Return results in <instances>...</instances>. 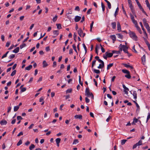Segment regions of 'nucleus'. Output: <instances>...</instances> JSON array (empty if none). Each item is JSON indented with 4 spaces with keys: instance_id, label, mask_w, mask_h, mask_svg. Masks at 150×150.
<instances>
[{
    "instance_id": "obj_1",
    "label": "nucleus",
    "mask_w": 150,
    "mask_h": 150,
    "mask_svg": "<svg viewBox=\"0 0 150 150\" xmlns=\"http://www.w3.org/2000/svg\"><path fill=\"white\" fill-rule=\"evenodd\" d=\"M129 34L130 37L133 39L135 41H137L138 40V38L137 35H136L135 33L133 32L130 31L129 33Z\"/></svg>"
},
{
    "instance_id": "obj_2",
    "label": "nucleus",
    "mask_w": 150,
    "mask_h": 150,
    "mask_svg": "<svg viewBox=\"0 0 150 150\" xmlns=\"http://www.w3.org/2000/svg\"><path fill=\"white\" fill-rule=\"evenodd\" d=\"M123 50L124 52L127 53L129 56H131V55L127 51L128 47L124 45H123Z\"/></svg>"
},
{
    "instance_id": "obj_3",
    "label": "nucleus",
    "mask_w": 150,
    "mask_h": 150,
    "mask_svg": "<svg viewBox=\"0 0 150 150\" xmlns=\"http://www.w3.org/2000/svg\"><path fill=\"white\" fill-rule=\"evenodd\" d=\"M122 87L124 88L123 92L125 94L127 95L128 94V91H129V89L124 84L122 85Z\"/></svg>"
},
{
    "instance_id": "obj_4",
    "label": "nucleus",
    "mask_w": 150,
    "mask_h": 150,
    "mask_svg": "<svg viewBox=\"0 0 150 150\" xmlns=\"http://www.w3.org/2000/svg\"><path fill=\"white\" fill-rule=\"evenodd\" d=\"M139 24H140V25H141V27L142 29V30H143V32H144V35L146 37V38H147V34L145 30V29H144V27L143 26V25H142V22H140L139 23Z\"/></svg>"
},
{
    "instance_id": "obj_5",
    "label": "nucleus",
    "mask_w": 150,
    "mask_h": 150,
    "mask_svg": "<svg viewBox=\"0 0 150 150\" xmlns=\"http://www.w3.org/2000/svg\"><path fill=\"white\" fill-rule=\"evenodd\" d=\"M143 23L144 25L145 26L146 28L149 27V25L147 23L146 20L145 18L143 19Z\"/></svg>"
},
{
    "instance_id": "obj_6",
    "label": "nucleus",
    "mask_w": 150,
    "mask_h": 150,
    "mask_svg": "<svg viewBox=\"0 0 150 150\" xmlns=\"http://www.w3.org/2000/svg\"><path fill=\"white\" fill-rule=\"evenodd\" d=\"M81 18V17L78 16H76L74 18L75 22H79Z\"/></svg>"
},
{
    "instance_id": "obj_7",
    "label": "nucleus",
    "mask_w": 150,
    "mask_h": 150,
    "mask_svg": "<svg viewBox=\"0 0 150 150\" xmlns=\"http://www.w3.org/2000/svg\"><path fill=\"white\" fill-rule=\"evenodd\" d=\"M141 59L142 61V62L143 63V65L144 64V63L146 62V56L145 55H144L141 58Z\"/></svg>"
},
{
    "instance_id": "obj_8",
    "label": "nucleus",
    "mask_w": 150,
    "mask_h": 150,
    "mask_svg": "<svg viewBox=\"0 0 150 150\" xmlns=\"http://www.w3.org/2000/svg\"><path fill=\"white\" fill-rule=\"evenodd\" d=\"M7 123V121L5 120H2L0 122V124L1 125H6Z\"/></svg>"
},
{
    "instance_id": "obj_9",
    "label": "nucleus",
    "mask_w": 150,
    "mask_h": 150,
    "mask_svg": "<svg viewBox=\"0 0 150 150\" xmlns=\"http://www.w3.org/2000/svg\"><path fill=\"white\" fill-rule=\"evenodd\" d=\"M113 53H108V52H106L105 53V55L107 56L108 57H111L113 55Z\"/></svg>"
},
{
    "instance_id": "obj_10",
    "label": "nucleus",
    "mask_w": 150,
    "mask_h": 150,
    "mask_svg": "<svg viewBox=\"0 0 150 150\" xmlns=\"http://www.w3.org/2000/svg\"><path fill=\"white\" fill-rule=\"evenodd\" d=\"M75 119H79L80 120L82 119V116L81 115H76L74 116Z\"/></svg>"
},
{
    "instance_id": "obj_11",
    "label": "nucleus",
    "mask_w": 150,
    "mask_h": 150,
    "mask_svg": "<svg viewBox=\"0 0 150 150\" xmlns=\"http://www.w3.org/2000/svg\"><path fill=\"white\" fill-rule=\"evenodd\" d=\"M56 142L57 143V146L59 147V143L61 141V139L60 138H57L56 139Z\"/></svg>"
},
{
    "instance_id": "obj_12",
    "label": "nucleus",
    "mask_w": 150,
    "mask_h": 150,
    "mask_svg": "<svg viewBox=\"0 0 150 150\" xmlns=\"http://www.w3.org/2000/svg\"><path fill=\"white\" fill-rule=\"evenodd\" d=\"M117 30L119 31H121V26L119 22H118L117 23Z\"/></svg>"
},
{
    "instance_id": "obj_13",
    "label": "nucleus",
    "mask_w": 150,
    "mask_h": 150,
    "mask_svg": "<svg viewBox=\"0 0 150 150\" xmlns=\"http://www.w3.org/2000/svg\"><path fill=\"white\" fill-rule=\"evenodd\" d=\"M78 33L80 37L82 36V34L83 33V32L81 28H79V30H78Z\"/></svg>"
},
{
    "instance_id": "obj_14",
    "label": "nucleus",
    "mask_w": 150,
    "mask_h": 150,
    "mask_svg": "<svg viewBox=\"0 0 150 150\" xmlns=\"http://www.w3.org/2000/svg\"><path fill=\"white\" fill-rule=\"evenodd\" d=\"M139 9L142 11V12L144 13L147 16H148V15L146 13V12L144 11V10L143 8L142 7V6H140L139 7Z\"/></svg>"
},
{
    "instance_id": "obj_15",
    "label": "nucleus",
    "mask_w": 150,
    "mask_h": 150,
    "mask_svg": "<svg viewBox=\"0 0 150 150\" xmlns=\"http://www.w3.org/2000/svg\"><path fill=\"white\" fill-rule=\"evenodd\" d=\"M123 65L125 67H126L127 68H130L131 69H133V67L132 66H130L127 64H124Z\"/></svg>"
},
{
    "instance_id": "obj_16",
    "label": "nucleus",
    "mask_w": 150,
    "mask_h": 150,
    "mask_svg": "<svg viewBox=\"0 0 150 150\" xmlns=\"http://www.w3.org/2000/svg\"><path fill=\"white\" fill-rule=\"evenodd\" d=\"M110 37L112 40L113 43H114L115 41L116 40V36L115 35H112L110 36Z\"/></svg>"
},
{
    "instance_id": "obj_17",
    "label": "nucleus",
    "mask_w": 150,
    "mask_h": 150,
    "mask_svg": "<svg viewBox=\"0 0 150 150\" xmlns=\"http://www.w3.org/2000/svg\"><path fill=\"white\" fill-rule=\"evenodd\" d=\"M133 96H134V98L135 99V100L137 101L136 99L137 98V93L136 91H134L133 93Z\"/></svg>"
},
{
    "instance_id": "obj_18",
    "label": "nucleus",
    "mask_w": 150,
    "mask_h": 150,
    "mask_svg": "<svg viewBox=\"0 0 150 150\" xmlns=\"http://www.w3.org/2000/svg\"><path fill=\"white\" fill-rule=\"evenodd\" d=\"M106 2L108 6V8L109 9H110L111 7V4L107 0H104Z\"/></svg>"
},
{
    "instance_id": "obj_19",
    "label": "nucleus",
    "mask_w": 150,
    "mask_h": 150,
    "mask_svg": "<svg viewBox=\"0 0 150 150\" xmlns=\"http://www.w3.org/2000/svg\"><path fill=\"white\" fill-rule=\"evenodd\" d=\"M43 67L45 68L48 66V64L45 60L43 61L42 62Z\"/></svg>"
},
{
    "instance_id": "obj_20",
    "label": "nucleus",
    "mask_w": 150,
    "mask_h": 150,
    "mask_svg": "<svg viewBox=\"0 0 150 150\" xmlns=\"http://www.w3.org/2000/svg\"><path fill=\"white\" fill-rule=\"evenodd\" d=\"M133 102L135 104L136 106V107L137 108V111H139L140 110L139 106L138 103L136 102V100L133 101Z\"/></svg>"
},
{
    "instance_id": "obj_21",
    "label": "nucleus",
    "mask_w": 150,
    "mask_h": 150,
    "mask_svg": "<svg viewBox=\"0 0 150 150\" xmlns=\"http://www.w3.org/2000/svg\"><path fill=\"white\" fill-rule=\"evenodd\" d=\"M32 68V66L31 65H30L28 66L25 68V70H29L31 69Z\"/></svg>"
},
{
    "instance_id": "obj_22",
    "label": "nucleus",
    "mask_w": 150,
    "mask_h": 150,
    "mask_svg": "<svg viewBox=\"0 0 150 150\" xmlns=\"http://www.w3.org/2000/svg\"><path fill=\"white\" fill-rule=\"evenodd\" d=\"M113 63L110 64H108L107 65V69L108 70H109L110 69V68L113 66Z\"/></svg>"
},
{
    "instance_id": "obj_23",
    "label": "nucleus",
    "mask_w": 150,
    "mask_h": 150,
    "mask_svg": "<svg viewBox=\"0 0 150 150\" xmlns=\"http://www.w3.org/2000/svg\"><path fill=\"white\" fill-rule=\"evenodd\" d=\"M19 47H18L13 51V52L15 53H17L19 52Z\"/></svg>"
},
{
    "instance_id": "obj_24",
    "label": "nucleus",
    "mask_w": 150,
    "mask_h": 150,
    "mask_svg": "<svg viewBox=\"0 0 150 150\" xmlns=\"http://www.w3.org/2000/svg\"><path fill=\"white\" fill-rule=\"evenodd\" d=\"M39 101L40 102H42V103H41V105H43V104L44 103V98L42 97H41L39 100Z\"/></svg>"
},
{
    "instance_id": "obj_25",
    "label": "nucleus",
    "mask_w": 150,
    "mask_h": 150,
    "mask_svg": "<svg viewBox=\"0 0 150 150\" xmlns=\"http://www.w3.org/2000/svg\"><path fill=\"white\" fill-rule=\"evenodd\" d=\"M116 35L118 38H120L121 39H123V36L122 35H121L120 34L118 33V34H116Z\"/></svg>"
},
{
    "instance_id": "obj_26",
    "label": "nucleus",
    "mask_w": 150,
    "mask_h": 150,
    "mask_svg": "<svg viewBox=\"0 0 150 150\" xmlns=\"http://www.w3.org/2000/svg\"><path fill=\"white\" fill-rule=\"evenodd\" d=\"M85 95L86 96H87L88 97L91 96L92 98L93 99L94 98V96L92 93H90V92L89 94H85Z\"/></svg>"
},
{
    "instance_id": "obj_27",
    "label": "nucleus",
    "mask_w": 150,
    "mask_h": 150,
    "mask_svg": "<svg viewBox=\"0 0 150 150\" xmlns=\"http://www.w3.org/2000/svg\"><path fill=\"white\" fill-rule=\"evenodd\" d=\"M111 25L113 29H114L116 28V23L115 22H113L112 23Z\"/></svg>"
},
{
    "instance_id": "obj_28",
    "label": "nucleus",
    "mask_w": 150,
    "mask_h": 150,
    "mask_svg": "<svg viewBox=\"0 0 150 150\" xmlns=\"http://www.w3.org/2000/svg\"><path fill=\"white\" fill-rule=\"evenodd\" d=\"M90 90L89 88L88 87L86 88V91H85V94H89L90 93Z\"/></svg>"
},
{
    "instance_id": "obj_29",
    "label": "nucleus",
    "mask_w": 150,
    "mask_h": 150,
    "mask_svg": "<svg viewBox=\"0 0 150 150\" xmlns=\"http://www.w3.org/2000/svg\"><path fill=\"white\" fill-rule=\"evenodd\" d=\"M59 31L58 30H55L53 31V33L54 35H55L57 36L59 35Z\"/></svg>"
},
{
    "instance_id": "obj_30",
    "label": "nucleus",
    "mask_w": 150,
    "mask_h": 150,
    "mask_svg": "<svg viewBox=\"0 0 150 150\" xmlns=\"http://www.w3.org/2000/svg\"><path fill=\"white\" fill-rule=\"evenodd\" d=\"M122 71L123 73L126 74H129V72L128 70L126 69H122Z\"/></svg>"
},
{
    "instance_id": "obj_31",
    "label": "nucleus",
    "mask_w": 150,
    "mask_h": 150,
    "mask_svg": "<svg viewBox=\"0 0 150 150\" xmlns=\"http://www.w3.org/2000/svg\"><path fill=\"white\" fill-rule=\"evenodd\" d=\"M93 71L94 72L97 74H99L100 72L99 70H97L95 69L93 70Z\"/></svg>"
},
{
    "instance_id": "obj_32",
    "label": "nucleus",
    "mask_w": 150,
    "mask_h": 150,
    "mask_svg": "<svg viewBox=\"0 0 150 150\" xmlns=\"http://www.w3.org/2000/svg\"><path fill=\"white\" fill-rule=\"evenodd\" d=\"M57 28L58 29H60L62 28L61 25L60 24H57Z\"/></svg>"
},
{
    "instance_id": "obj_33",
    "label": "nucleus",
    "mask_w": 150,
    "mask_h": 150,
    "mask_svg": "<svg viewBox=\"0 0 150 150\" xmlns=\"http://www.w3.org/2000/svg\"><path fill=\"white\" fill-rule=\"evenodd\" d=\"M35 147V146L33 144H31L30 146L29 149L30 150H32Z\"/></svg>"
},
{
    "instance_id": "obj_34",
    "label": "nucleus",
    "mask_w": 150,
    "mask_h": 150,
    "mask_svg": "<svg viewBox=\"0 0 150 150\" xmlns=\"http://www.w3.org/2000/svg\"><path fill=\"white\" fill-rule=\"evenodd\" d=\"M19 106H15L14 107V111L15 112L17 111L19 108Z\"/></svg>"
},
{
    "instance_id": "obj_35",
    "label": "nucleus",
    "mask_w": 150,
    "mask_h": 150,
    "mask_svg": "<svg viewBox=\"0 0 150 150\" xmlns=\"http://www.w3.org/2000/svg\"><path fill=\"white\" fill-rule=\"evenodd\" d=\"M125 77L128 79H130L131 78V76L130 74V72H129V73L125 75Z\"/></svg>"
},
{
    "instance_id": "obj_36",
    "label": "nucleus",
    "mask_w": 150,
    "mask_h": 150,
    "mask_svg": "<svg viewBox=\"0 0 150 150\" xmlns=\"http://www.w3.org/2000/svg\"><path fill=\"white\" fill-rule=\"evenodd\" d=\"M79 142V140L77 139H75L74 140L73 143V144H76V143H78Z\"/></svg>"
},
{
    "instance_id": "obj_37",
    "label": "nucleus",
    "mask_w": 150,
    "mask_h": 150,
    "mask_svg": "<svg viewBox=\"0 0 150 150\" xmlns=\"http://www.w3.org/2000/svg\"><path fill=\"white\" fill-rule=\"evenodd\" d=\"M93 23H94V22H93V21H92V23H91V24L90 25V31L91 32H92V28H93Z\"/></svg>"
},
{
    "instance_id": "obj_38",
    "label": "nucleus",
    "mask_w": 150,
    "mask_h": 150,
    "mask_svg": "<svg viewBox=\"0 0 150 150\" xmlns=\"http://www.w3.org/2000/svg\"><path fill=\"white\" fill-rule=\"evenodd\" d=\"M103 64H100L99 66L98 67V69H101L103 68L104 67V63L103 64Z\"/></svg>"
},
{
    "instance_id": "obj_39",
    "label": "nucleus",
    "mask_w": 150,
    "mask_h": 150,
    "mask_svg": "<svg viewBox=\"0 0 150 150\" xmlns=\"http://www.w3.org/2000/svg\"><path fill=\"white\" fill-rule=\"evenodd\" d=\"M118 11H119V8H118V7H117L116 10L115 11V14H114V16L115 17H116V15L117 14V13L118 12Z\"/></svg>"
},
{
    "instance_id": "obj_40",
    "label": "nucleus",
    "mask_w": 150,
    "mask_h": 150,
    "mask_svg": "<svg viewBox=\"0 0 150 150\" xmlns=\"http://www.w3.org/2000/svg\"><path fill=\"white\" fill-rule=\"evenodd\" d=\"M101 5L102 10L103 11H104L105 10V6L103 2H101Z\"/></svg>"
},
{
    "instance_id": "obj_41",
    "label": "nucleus",
    "mask_w": 150,
    "mask_h": 150,
    "mask_svg": "<svg viewBox=\"0 0 150 150\" xmlns=\"http://www.w3.org/2000/svg\"><path fill=\"white\" fill-rule=\"evenodd\" d=\"M26 46V45L25 44L23 43L22 45H20V48L21 49H22V48H23L24 47H25Z\"/></svg>"
},
{
    "instance_id": "obj_42",
    "label": "nucleus",
    "mask_w": 150,
    "mask_h": 150,
    "mask_svg": "<svg viewBox=\"0 0 150 150\" xmlns=\"http://www.w3.org/2000/svg\"><path fill=\"white\" fill-rule=\"evenodd\" d=\"M72 47H73V48L74 49V50L75 51V52H76L77 53V50H76V46L75 45V44H74L72 45Z\"/></svg>"
},
{
    "instance_id": "obj_43",
    "label": "nucleus",
    "mask_w": 150,
    "mask_h": 150,
    "mask_svg": "<svg viewBox=\"0 0 150 150\" xmlns=\"http://www.w3.org/2000/svg\"><path fill=\"white\" fill-rule=\"evenodd\" d=\"M112 52L113 54L116 53V54H118L120 53V51H119L113 50L112 51Z\"/></svg>"
},
{
    "instance_id": "obj_44",
    "label": "nucleus",
    "mask_w": 150,
    "mask_h": 150,
    "mask_svg": "<svg viewBox=\"0 0 150 150\" xmlns=\"http://www.w3.org/2000/svg\"><path fill=\"white\" fill-rule=\"evenodd\" d=\"M142 141L141 140H140L136 144H137V145L138 146L141 145L142 144Z\"/></svg>"
},
{
    "instance_id": "obj_45",
    "label": "nucleus",
    "mask_w": 150,
    "mask_h": 150,
    "mask_svg": "<svg viewBox=\"0 0 150 150\" xmlns=\"http://www.w3.org/2000/svg\"><path fill=\"white\" fill-rule=\"evenodd\" d=\"M127 141V140L126 139H123L121 141V144L122 145L124 144Z\"/></svg>"
},
{
    "instance_id": "obj_46",
    "label": "nucleus",
    "mask_w": 150,
    "mask_h": 150,
    "mask_svg": "<svg viewBox=\"0 0 150 150\" xmlns=\"http://www.w3.org/2000/svg\"><path fill=\"white\" fill-rule=\"evenodd\" d=\"M16 70H14L11 73V76H14L16 74Z\"/></svg>"
},
{
    "instance_id": "obj_47",
    "label": "nucleus",
    "mask_w": 150,
    "mask_h": 150,
    "mask_svg": "<svg viewBox=\"0 0 150 150\" xmlns=\"http://www.w3.org/2000/svg\"><path fill=\"white\" fill-rule=\"evenodd\" d=\"M79 83L80 84V85L81 86H83V82H81V76H79Z\"/></svg>"
},
{
    "instance_id": "obj_48",
    "label": "nucleus",
    "mask_w": 150,
    "mask_h": 150,
    "mask_svg": "<svg viewBox=\"0 0 150 150\" xmlns=\"http://www.w3.org/2000/svg\"><path fill=\"white\" fill-rule=\"evenodd\" d=\"M57 16L56 15L53 18V19H52V21H53L54 22L55 21H56L57 19Z\"/></svg>"
},
{
    "instance_id": "obj_49",
    "label": "nucleus",
    "mask_w": 150,
    "mask_h": 150,
    "mask_svg": "<svg viewBox=\"0 0 150 150\" xmlns=\"http://www.w3.org/2000/svg\"><path fill=\"white\" fill-rule=\"evenodd\" d=\"M72 89L71 88H70L67 89L66 91V93H71L72 92Z\"/></svg>"
},
{
    "instance_id": "obj_50",
    "label": "nucleus",
    "mask_w": 150,
    "mask_h": 150,
    "mask_svg": "<svg viewBox=\"0 0 150 150\" xmlns=\"http://www.w3.org/2000/svg\"><path fill=\"white\" fill-rule=\"evenodd\" d=\"M123 45H122L121 44H120V46L119 47L120 49L119 51H120V52L122 51V50H123Z\"/></svg>"
},
{
    "instance_id": "obj_51",
    "label": "nucleus",
    "mask_w": 150,
    "mask_h": 150,
    "mask_svg": "<svg viewBox=\"0 0 150 150\" xmlns=\"http://www.w3.org/2000/svg\"><path fill=\"white\" fill-rule=\"evenodd\" d=\"M15 56L14 54H12L8 57V58L10 59H11L15 57Z\"/></svg>"
},
{
    "instance_id": "obj_52",
    "label": "nucleus",
    "mask_w": 150,
    "mask_h": 150,
    "mask_svg": "<svg viewBox=\"0 0 150 150\" xmlns=\"http://www.w3.org/2000/svg\"><path fill=\"white\" fill-rule=\"evenodd\" d=\"M98 48H99V47H98V46L97 45H96V48H95V51H96V52L98 55Z\"/></svg>"
},
{
    "instance_id": "obj_53",
    "label": "nucleus",
    "mask_w": 150,
    "mask_h": 150,
    "mask_svg": "<svg viewBox=\"0 0 150 150\" xmlns=\"http://www.w3.org/2000/svg\"><path fill=\"white\" fill-rule=\"evenodd\" d=\"M22 143V141L21 140H20L19 142H18L17 144V146H19Z\"/></svg>"
},
{
    "instance_id": "obj_54",
    "label": "nucleus",
    "mask_w": 150,
    "mask_h": 150,
    "mask_svg": "<svg viewBox=\"0 0 150 150\" xmlns=\"http://www.w3.org/2000/svg\"><path fill=\"white\" fill-rule=\"evenodd\" d=\"M82 45H83V46L85 51L86 53V52L87 51V48H86L84 43H83Z\"/></svg>"
},
{
    "instance_id": "obj_55",
    "label": "nucleus",
    "mask_w": 150,
    "mask_h": 150,
    "mask_svg": "<svg viewBox=\"0 0 150 150\" xmlns=\"http://www.w3.org/2000/svg\"><path fill=\"white\" fill-rule=\"evenodd\" d=\"M130 16L132 21L135 20L134 16L132 14H130Z\"/></svg>"
},
{
    "instance_id": "obj_56",
    "label": "nucleus",
    "mask_w": 150,
    "mask_h": 150,
    "mask_svg": "<svg viewBox=\"0 0 150 150\" xmlns=\"http://www.w3.org/2000/svg\"><path fill=\"white\" fill-rule=\"evenodd\" d=\"M96 62V60H93V61L92 62V68H93L95 64V63Z\"/></svg>"
},
{
    "instance_id": "obj_57",
    "label": "nucleus",
    "mask_w": 150,
    "mask_h": 150,
    "mask_svg": "<svg viewBox=\"0 0 150 150\" xmlns=\"http://www.w3.org/2000/svg\"><path fill=\"white\" fill-rule=\"evenodd\" d=\"M74 39L75 42H76V35L75 33L74 35Z\"/></svg>"
},
{
    "instance_id": "obj_58",
    "label": "nucleus",
    "mask_w": 150,
    "mask_h": 150,
    "mask_svg": "<svg viewBox=\"0 0 150 150\" xmlns=\"http://www.w3.org/2000/svg\"><path fill=\"white\" fill-rule=\"evenodd\" d=\"M17 119L18 120H21L23 119V118L20 116H18L17 117Z\"/></svg>"
},
{
    "instance_id": "obj_59",
    "label": "nucleus",
    "mask_w": 150,
    "mask_h": 150,
    "mask_svg": "<svg viewBox=\"0 0 150 150\" xmlns=\"http://www.w3.org/2000/svg\"><path fill=\"white\" fill-rule=\"evenodd\" d=\"M21 89V92H24L25 91H26V88L25 87L23 88H22Z\"/></svg>"
},
{
    "instance_id": "obj_60",
    "label": "nucleus",
    "mask_w": 150,
    "mask_h": 150,
    "mask_svg": "<svg viewBox=\"0 0 150 150\" xmlns=\"http://www.w3.org/2000/svg\"><path fill=\"white\" fill-rule=\"evenodd\" d=\"M133 23L135 25V26L136 25H138L137 22L136 21L134 20V21H132Z\"/></svg>"
},
{
    "instance_id": "obj_61",
    "label": "nucleus",
    "mask_w": 150,
    "mask_h": 150,
    "mask_svg": "<svg viewBox=\"0 0 150 150\" xmlns=\"http://www.w3.org/2000/svg\"><path fill=\"white\" fill-rule=\"evenodd\" d=\"M91 9H92V8H90L87 11V15H88V14H89L90 13V12L91 11Z\"/></svg>"
},
{
    "instance_id": "obj_62",
    "label": "nucleus",
    "mask_w": 150,
    "mask_h": 150,
    "mask_svg": "<svg viewBox=\"0 0 150 150\" xmlns=\"http://www.w3.org/2000/svg\"><path fill=\"white\" fill-rule=\"evenodd\" d=\"M90 100L87 97L85 98V101L87 103H88L89 102Z\"/></svg>"
},
{
    "instance_id": "obj_63",
    "label": "nucleus",
    "mask_w": 150,
    "mask_h": 150,
    "mask_svg": "<svg viewBox=\"0 0 150 150\" xmlns=\"http://www.w3.org/2000/svg\"><path fill=\"white\" fill-rule=\"evenodd\" d=\"M145 42L148 46L150 45V44L146 39V40H145Z\"/></svg>"
},
{
    "instance_id": "obj_64",
    "label": "nucleus",
    "mask_w": 150,
    "mask_h": 150,
    "mask_svg": "<svg viewBox=\"0 0 150 150\" xmlns=\"http://www.w3.org/2000/svg\"><path fill=\"white\" fill-rule=\"evenodd\" d=\"M135 123H137L138 121V120L135 117H134L133 119V121Z\"/></svg>"
}]
</instances>
